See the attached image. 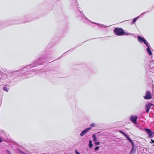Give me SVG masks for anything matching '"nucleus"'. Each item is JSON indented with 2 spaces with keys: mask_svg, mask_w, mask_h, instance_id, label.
I'll use <instances>...</instances> for the list:
<instances>
[{
  "mask_svg": "<svg viewBox=\"0 0 154 154\" xmlns=\"http://www.w3.org/2000/svg\"><path fill=\"white\" fill-rule=\"evenodd\" d=\"M115 34L118 36L122 35H128L129 34L125 32L124 30L121 28H116L114 30Z\"/></svg>",
  "mask_w": 154,
  "mask_h": 154,
  "instance_id": "1",
  "label": "nucleus"
},
{
  "mask_svg": "<svg viewBox=\"0 0 154 154\" xmlns=\"http://www.w3.org/2000/svg\"><path fill=\"white\" fill-rule=\"evenodd\" d=\"M138 41L140 43H143L145 44L147 46H148V43L146 42V40L144 39L143 37L139 36L138 37Z\"/></svg>",
  "mask_w": 154,
  "mask_h": 154,
  "instance_id": "2",
  "label": "nucleus"
},
{
  "mask_svg": "<svg viewBox=\"0 0 154 154\" xmlns=\"http://www.w3.org/2000/svg\"><path fill=\"white\" fill-rule=\"evenodd\" d=\"M145 130L146 131V133H147L149 135V138H152L154 136L153 134L154 132L152 131L151 130L148 128H145Z\"/></svg>",
  "mask_w": 154,
  "mask_h": 154,
  "instance_id": "3",
  "label": "nucleus"
},
{
  "mask_svg": "<svg viewBox=\"0 0 154 154\" xmlns=\"http://www.w3.org/2000/svg\"><path fill=\"white\" fill-rule=\"evenodd\" d=\"M143 97L146 100H149L151 99L152 97L151 93L149 91H147L145 96H144Z\"/></svg>",
  "mask_w": 154,
  "mask_h": 154,
  "instance_id": "4",
  "label": "nucleus"
},
{
  "mask_svg": "<svg viewBox=\"0 0 154 154\" xmlns=\"http://www.w3.org/2000/svg\"><path fill=\"white\" fill-rule=\"evenodd\" d=\"M138 118L137 116H132L130 117V119L131 121L135 124H137V120Z\"/></svg>",
  "mask_w": 154,
  "mask_h": 154,
  "instance_id": "5",
  "label": "nucleus"
},
{
  "mask_svg": "<svg viewBox=\"0 0 154 154\" xmlns=\"http://www.w3.org/2000/svg\"><path fill=\"white\" fill-rule=\"evenodd\" d=\"M153 105L150 103H149L146 105V111L147 113H149V110L152 106Z\"/></svg>",
  "mask_w": 154,
  "mask_h": 154,
  "instance_id": "6",
  "label": "nucleus"
},
{
  "mask_svg": "<svg viewBox=\"0 0 154 154\" xmlns=\"http://www.w3.org/2000/svg\"><path fill=\"white\" fill-rule=\"evenodd\" d=\"M91 129V128H89L84 130L80 134V136L81 137L83 136V135L87 132L90 130Z\"/></svg>",
  "mask_w": 154,
  "mask_h": 154,
  "instance_id": "7",
  "label": "nucleus"
},
{
  "mask_svg": "<svg viewBox=\"0 0 154 154\" xmlns=\"http://www.w3.org/2000/svg\"><path fill=\"white\" fill-rule=\"evenodd\" d=\"M125 137L127 140L129 141V142L133 146L134 145V143L130 138L127 135H125Z\"/></svg>",
  "mask_w": 154,
  "mask_h": 154,
  "instance_id": "8",
  "label": "nucleus"
},
{
  "mask_svg": "<svg viewBox=\"0 0 154 154\" xmlns=\"http://www.w3.org/2000/svg\"><path fill=\"white\" fill-rule=\"evenodd\" d=\"M147 46V47L146 49V51L149 54V55H152V53L151 52V51L150 50L149 45H148V46Z\"/></svg>",
  "mask_w": 154,
  "mask_h": 154,
  "instance_id": "9",
  "label": "nucleus"
},
{
  "mask_svg": "<svg viewBox=\"0 0 154 154\" xmlns=\"http://www.w3.org/2000/svg\"><path fill=\"white\" fill-rule=\"evenodd\" d=\"M94 23L97 24V25L99 26L101 28L106 27H107V26H106L104 25H103V24H100L97 23Z\"/></svg>",
  "mask_w": 154,
  "mask_h": 154,
  "instance_id": "10",
  "label": "nucleus"
},
{
  "mask_svg": "<svg viewBox=\"0 0 154 154\" xmlns=\"http://www.w3.org/2000/svg\"><path fill=\"white\" fill-rule=\"evenodd\" d=\"M92 137L93 139V141H94L95 142L97 141V138L96 136V135L94 134L92 135Z\"/></svg>",
  "mask_w": 154,
  "mask_h": 154,
  "instance_id": "11",
  "label": "nucleus"
},
{
  "mask_svg": "<svg viewBox=\"0 0 154 154\" xmlns=\"http://www.w3.org/2000/svg\"><path fill=\"white\" fill-rule=\"evenodd\" d=\"M92 141H91V140H90L89 141V147L90 148H91L92 147V146H93V145L92 144Z\"/></svg>",
  "mask_w": 154,
  "mask_h": 154,
  "instance_id": "12",
  "label": "nucleus"
},
{
  "mask_svg": "<svg viewBox=\"0 0 154 154\" xmlns=\"http://www.w3.org/2000/svg\"><path fill=\"white\" fill-rule=\"evenodd\" d=\"M139 16H139L138 17H137L134 18V19H133V23L135 22L136 20L139 17Z\"/></svg>",
  "mask_w": 154,
  "mask_h": 154,
  "instance_id": "13",
  "label": "nucleus"
},
{
  "mask_svg": "<svg viewBox=\"0 0 154 154\" xmlns=\"http://www.w3.org/2000/svg\"><path fill=\"white\" fill-rule=\"evenodd\" d=\"M3 89L4 91H5L6 92H8V89L6 87H4Z\"/></svg>",
  "mask_w": 154,
  "mask_h": 154,
  "instance_id": "14",
  "label": "nucleus"
},
{
  "mask_svg": "<svg viewBox=\"0 0 154 154\" xmlns=\"http://www.w3.org/2000/svg\"><path fill=\"white\" fill-rule=\"evenodd\" d=\"M96 126V125L94 123H92L90 125V126L92 127H94Z\"/></svg>",
  "mask_w": 154,
  "mask_h": 154,
  "instance_id": "15",
  "label": "nucleus"
},
{
  "mask_svg": "<svg viewBox=\"0 0 154 154\" xmlns=\"http://www.w3.org/2000/svg\"><path fill=\"white\" fill-rule=\"evenodd\" d=\"M94 143L96 145H97L100 144V142H97L96 141Z\"/></svg>",
  "mask_w": 154,
  "mask_h": 154,
  "instance_id": "16",
  "label": "nucleus"
},
{
  "mask_svg": "<svg viewBox=\"0 0 154 154\" xmlns=\"http://www.w3.org/2000/svg\"><path fill=\"white\" fill-rule=\"evenodd\" d=\"M75 152L76 154H80V153L78 152L76 150H75Z\"/></svg>",
  "mask_w": 154,
  "mask_h": 154,
  "instance_id": "17",
  "label": "nucleus"
},
{
  "mask_svg": "<svg viewBox=\"0 0 154 154\" xmlns=\"http://www.w3.org/2000/svg\"><path fill=\"white\" fill-rule=\"evenodd\" d=\"M99 148V146H97L96 147H95V148L94 149V150H97Z\"/></svg>",
  "mask_w": 154,
  "mask_h": 154,
  "instance_id": "18",
  "label": "nucleus"
},
{
  "mask_svg": "<svg viewBox=\"0 0 154 154\" xmlns=\"http://www.w3.org/2000/svg\"><path fill=\"white\" fill-rule=\"evenodd\" d=\"M6 152L8 154H11V153L10 152V151H9L8 150H7L6 151Z\"/></svg>",
  "mask_w": 154,
  "mask_h": 154,
  "instance_id": "19",
  "label": "nucleus"
},
{
  "mask_svg": "<svg viewBox=\"0 0 154 154\" xmlns=\"http://www.w3.org/2000/svg\"><path fill=\"white\" fill-rule=\"evenodd\" d=\"M120 132L121 133L123 134L125 136V135H127L125 134L124 132H123L122 131H120Z\"/></svg>",
  "mask_w": 154,
  "mask_h": 154,
  "instance_id": "20",
  "label": "nucleus"
},
{
  "mask_svg": "<svg viewBox=\"0 0 154 154\" xmlns=\"http://www.w3.org/2000/svg\"><path fill=\"white\" fill-rule=\"evenodd\" d=\"M151 142H150L151 143H154V140H153L152 139H151Z\"/></svg>",
  "mask_w": 154,
  "mask_h": 154,
  "instance_id": "21",
  "label": "nucleus"
},
{
  "mask_svg": "<svg viewBox=\"0 0 154 154\" xmlns=\"http://www.w3.org/2000/svg\"><path fill=\"white\" fill-rule=\"evenodd\" d=\"M133 151H134L133 148V147L130 153L131 154V153H132V152Z\"/></svg>",
  "mask_w": 154,
  "mask_h": 154,
  "instance_id": "22",
  "label": "nucleus"
},
{
  "mask_svg": "<svg viewBox=\"0 0 154 154\" xmlns=\"http://www.w3.org/2000/svg\"><path fill=\"white\" fill-rule=\"evenodd\" d=\"M2 141V140L0 138V142H1Z\"/></svg>",
  "mask_w": 154,
  "mask_h": 154,
  "instance_id": "23",
  "label": "nucleus"
},
{
  "mask_svg": "<svg viewBox=\"0 0 154 154\" xmlns=\"http://www.w3.org/2000/svg\"><path fill=\"white\" fill-rule=\"evenodd\" d=\"M145 13V12H144V13H142V14H141V15H142V14H144Z\"/></svg>",
  "mask_w": 154,
  "mask_h": 154,
  "instance_id": "24",
  "label": "nucleus"
},
{
  "mask_svg": "<svg viewBox=\"0 0 154 154\" xmlns=\"http://www.w3.org/2000/svg\"><path fill=\"white\" fill-rule=\"evenodd\" d=\"M86 19L87 20H88V19H87V17H86Z\"/></svg>",
  "mask_w": 154,
  "mask_h": 154,
  "instance_id": "25",
  "label": "nucleus"
},
{
  "mask_svg": "<svg viewBox=\"0 0 154 154\" xmlns=\"http://www.w3.org/2000/svg\"><path fill=\"white\" fill-rule=\"evenodd\" d=\"M153 146H154V144L153 145Z\"/></svg>",
  "mask_w": 154,
  "mask_h": 154,
  "instance_id": "26",
  "label": "nucleus"
}]
</instances>
